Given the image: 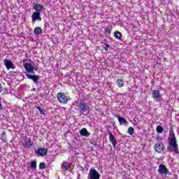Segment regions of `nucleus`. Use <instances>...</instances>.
<instances>
[{"mask_svg":"<svg viewBox=\"0 0 179 179\" xmlns=\"http://www.w3.org/2000/svg\"><path fill=\"white\" fill-rule=\"evenodd\" d=\"M80 134L82 136H90V134L89 131H87V129L86 128H83L80 131Z\"/></svg>","mask_w":179,"mask_h":179,"instance_id":"a211bd4d","label":"nucleus"},{"mask_svg":"<svg viewBox=\"0 0 179 179\" xmlns=\"http://www.w3.org/2000/svg\"><path fill=\"white\" fill-rule=\"evenodd\" d=\"M26 76L28 79L32 80L35 85H37V86H38V85H41V82L38 81V79H40V76L27 73Z\"/></svg>","mask_w":179,"mask_h":179,"instance_id":"20e7f679","label":"nucleus"},{"mask_svg":"<svg viewBox=\"0 0 179 179\" xmlns=\"http://www.w3.org/2000/svg\"><path fill=\"white\" fill-rule=\"evenodd\" d=\"M127 133H129V135H134V127H129Z\"/></svg>","mask_w":179,"mask_h":179,"instance_id":"cd10ccee","label":"nucleus"},{"mask_svg":"<svg viewBox=\"0 0 179 179\" xmlns=\"http://www.w3.org/2000/svg\"><path fill=\"white\" fill-rule=\"evenodd\" d=\"M0 13H1V8H0Z\"/></svg>","mask_w":179,"mask_h":179,"instance_id":"f704fd0d","label":"nucleus"},{"mask_svg":"<svg viewBox=\"0 0 179 179\" xmlns=\"http://www.w3.org/2000/svg\"><path fill=\"white\" fill-rule=\"evenodd\" d=\"M152 92V99H154L155 101H159L160 99H162V94H160V91L157 90H153Z\"/></svg>","mask_w":179,"mask_h":179,"instance_id":"9b49d317","label":"nucleus"},{"mask_svg":"<svg viewBox=\"0 0 179 179\" xmlns=\"http://www.w3.org/2000/svg\"><path fill=\"white\" fill-rule=\"evenodd\" d=\"M22 146L24 149H31V146H33V143L31 142V139L30 138H26L24 139L22 142Z\"/></svg>","mask_w":179,"mask_h":179,"instance_id":"0eeeda50","label":"nucleus"},{"mask_svg":"<svg viewBox=\"0 0 179 179\" xmlns=\"http://www.w3.org/2000/svg\"><path fill=\"white\" fill-rule=\"evenodd\" d=\"M109 135V141L111 142L113 148H115L117 145L118 144V142H117V139L115 138V136L113 134V133L110 131H108Z\"/></svg>","mask_w":179,"mask_h":179,"instance_id":"f8f14e48","label":"nucleus"},{"mask_svg":"<svg viewBox=\"0 0 179 179\" xmlns=\"http://www.w3.org/2000/svg\"><path fill=\"white\" fill-rule=\"evenodd\" d=\"M114 36H115V38H117L118 40H120L121 37H122V35L118 31H116L114 32Z\"/></svg>","mask_w":179,"mask_h":179,"instance_id":"4be33fe9","label":"nucleus"},{"mask_svg":"<svg viewBox=\"0 0 179 179\" xmlns=\"http://www.w3.org/2000/svg\"><path fill=\"white\" fill-rule=\"evenodd\" d=\"M71 163H66V162H63L62 164V167L64 169V171H66L69 169H71Z\"/></svg>","mask_w":179,"mask_h":179,"instance_id":"6ab92c4d","label":"nucleus"},{"mask_svg":"<svg viewBox=\"0 0 179 179\" xmlns=\"http://www.w3.org/2000/svg\"><path fill=\"white\" fill-rule=\"evenodd\" d=\"M36 108H37V110H38L40 114H41V115H45V110L41 108V107H40L38 105V106H35Z\"/></svg>","mask_w":179,"mask_h":179,"instance_id":"412c9836","label":"nucleus"},{"mask_svg":"<svg viewBox=\"0 0 179 179\" xmlns=\"http://www.w3.org/2000/svg\"><path fill=\"white\" fill-rule=\"evenodd\" d=\"M24 68L28 73H34V66L30 63L24 64Z\"/></svg>","mask_w":179,"mask_h":179,"instance_id":"9d476101","label":"nucleus"},{"mask_svg":"<svg viewBox=\"0 0 179 179\" xmlns=\"http://www.w3.org/2000/svg\"><path fill=\"white\" fill-rule=\"evenodd\" d=\"M0 139L6 143V133H5V131H3V133L1 134V138Z\"/></svg>","mask_w":179,"mask_h":179,"instance_id":"393cba45","label":"nucleus"},{"mask_svg":"<svg viewBox=\"0 0 179 179\" xmlns=\"http://www.w3.org/2000/svg\"><path fill=\"white\" fill-rule=\"evenodd\" d=\"M43 5L40 3H36L33 6L32 9L34 10H36V12H38L39 13H41V10H43Z\"/></svg>","mask_w":179,"mask_h":179,"instance_id":"dca6fc26","label":"nucleus"},{"mask_svg":"<svg viewBox=\"0 0 179 179\" xmlns=\"http://www.w3.org/2000/svg\"><path fill=\"white\" fill-rule=\"evenodd\" d=\"M36 153L38 156H46L47 153H48V150L47 148H39L36 151Z\"/></svg>","mask_w":179,"mask_h":179,"instance_id":"4468645a","label":"nucleus"},{"mask_svg":"<svg viewBox=\"0 0 179 179\" xmlns=\"http://www.w3.org/2000/svg\"><path fill=\"white\" fill-rule=\"evenodd\" d=\"M116 117L118 119L120 125H128V122L124 117L120 115H116Z\"/></svg>","mask_w":179,"mask_h":179,"instance_id":"f3484780","label":"nucleus"},{"mask_svg":"<svg viewBox=\"0 0 179 179\" xmlns=\"http://www.w3.org/2000/svg\"><path fill=\"white\" fill-rule=\"evenodd\" d=\"M101 175L96 169H91L88 174V179H100Z\"/></svg>","mask_w":179,"mask_h":179,"instance_id":"39448f33","label":"nucleus"},{"mask_svg":"<svg viewBox=\"0 0 179 179\" xmlns=\"http://www.w3.org/2000/svg\"><path fill=\"white\" fill-rule=\"evenodd\" d=\"M34 71H38V67H34Z\"/></svg>","mask_w":179,"mask_h":179,"instance_id":"473e14b6","label":"nucleus"},{"mask_svg":"<svg viewBox=\"0 0 179 179\" xmlns=\"http://www.w3.org/2000/svg\"><path fill=\"white\" fill-rule=\"evenodd\" d=\"M31 169H32L33 170H36L37 169V162L32 161L31 162Z\"/></svg>","mask_w":179,"mask_h":179,"instance_id":"5701e85b","label":"nucleus"},{"mask_svg":"<svg viewBox=\"0 0 179 179\" xmlns=\"http://www.w3.org/2000/svg\"><path fill=\"white\" fill-rule=\"evenodd\" d=\"M105 33H108V34H111V29L108 28V27H106Z\"/></svg>","mask_w":179,"mask_h":179,"instance_id":"c85d7f7f","label":"nucleus"},{"mask_svg":"<svg viewBox=\"0 0 179 179\" xmlns=\"http://www.w3.org/2000/svg\"><path fill=\"white\" fill-rule=\"evenodd\" d=\"M167 150L168 152H171V153L178 155V144H177V141H169Z\"/></svg>","mask_w":179,"mask_h":179,"instance_id":"f257e3e1","label":"nucleus"},{"mask_svg":"<svg viewBox=\"0 0 179 179\" xmlns=\"http://www.w3.org/2000/svg\"><path fill=\"white\" fill-rule=\"evenodd\" d=\"M3 90V88H2V84H0V93Z\"/></svg>","mask_w":179,"mask_h":179,"instance_id":"2f4dec72","label":"nucleus"},{"mask_svg":"<svg viewBox=\"0 0 179 179\" xmlns=\"http://www.w3.org/2000/svg\"><path fill=\"white\" fill-rule=\"evenodd\" d=\"M117 85L119 87H122L124 86V80L122 79H118L117 80Z\"/></svg>","mask_w":179,"mask_h":179,"instance_id":"b1692460","label":"nucleus"},{"mask_svg":"<svg viewBox=\"0 0 179 179\" xmlns=\"http://www.w3.org/2000/svg\"><path fill=\"white\" fill-rule=\"evenodd\" d=\"M165 149L164 143H157L154 145V150L157 152V153H163Z\"/></svg>","mask_w":179,"mask_h":179,"instance_id":"423d86ee","label":"nucleus"},{"mask_svg":"<svg viewBox=\"0 0 179 179\" xmlns=\"http://www.w3.org/2000/svg\"><path fill=\"white\" fill-rule=\"evenodd\" d=\"M108 48H110V45L108 43H105V48L104 50L106 51H108Z\"/></svg>","mask_w":179,"mask_h":179,"instance_id":"c756f323","label":"nucleus"},{"mask_svg":"<svg viewBox=\"0 0 179 179\" xmlns=\"http://www.w3.org/2000/svg\"><path fill=\"white\" fill-rule=\"evenodd\" d=\"M41 31H43V30L40 27H36L34 30V34H36V36H38V34H41Z\"/></svg>","mask_w":179,"mask_h":179,"instance_id":"aec40b11","label":"nucleus"},{"mask_svg":"<svg viewBox=\"0 0 179 179\" xmlns=\"http://www.w3.org/2000/svg\"><path fill=\"white\" fill-rule=\"evenodd\" d=\"M158 173L159 174H161V176L169 174V169L164 164H160L159 166L158 169Z\"/></svg>","mask_w":179,"mask_h":179,"instance_id":"6e6552de","label":"nucleus"},{"mask_svg":"<svg viewBox=\"0 0 179 179\" xmlns=\"http://www.w3.org/2000/svg\"><path fill=\"white\" fill-rule=\"evenodd\" d=\"M3 61H4V65L6 69H8V71H9V69H15V64H13L12 61L6 59H5Z\"/></svg>","mask_w":179,"mask_h":179,"instance_id":"ddd939ff","label":"nucleus"},{"mask_svg":"<svg viewBox=\"0 0 179 179\" xmlns=\"http://www.w3.org/2000/svg\"><path fill=\"white\" fill-rule=\"evenodd\" d=\"M41 13L39 12H34L31 15L32 22L34 23L35 22H41Z\"/></svg>","mask_w":179,"mask_h":179,"instance_id":"1a4fd4ad","label":"nucleus"},{"mask_svg":"<svg viewBox=\"0 0 179 179\" xmlns=\"http://www.w3.org/2000/svg\"><path fill=\"white\" fill-rule=\"evenodd\" d=\"M169 142H177V138H176V134L173 131V129L169 130Z\"/></svg>","mask_w":179,"mask_h":179,"instance_id":"2eb2a0df","label":"nucleus"},{"mask_svg":"<svg viewBox=\"0 0 179 179\" xmlns=\"http://www.w3.org/2000/svg\"><path fill=\"white\" fill-rule=\"evenodd\" d=\"M156 131H157V134H162L163 131H164L163 127H162L160 125L157 126L156 128Z\"/></svg>","mask_w":179,"mask_h":179,"instance_id":"a878e982","label":"nucleus"},{"mask_svg":"<svg viewBox=\"0 0 179 179\" xmlns=\"http://www.w3.org/2000/svg\"><path fill=\"white\" fill-rule=\"evenodd\" d=\"M31 92H36V88H32Z\"/></svg>","mask_w":179,"mask_h":179,"instance_id":"72a5a7b5","label":"nucleus"},{"mask_svg":"<svg viewBox=\"0 0 179 179\" xmlns=\"http://www.w3.org/2000/svg\"><path fill=\"white\" fill-rule=\"evenodd\" d=\"M57 98L59 103H62L63 104H66L68 101L71 100V99L68 98V96H66L64 92H59L57 95Z\"/></svg>","mask_w":179,"mask_h":179,"instance_id":"7ed1b4c3","label":"nucleus"},{"mask_svg":"<svg viewBox=\"0 0 179 179\" xmlns=\"http://www.w3.org/2000/svg\"><path fill=\"white\" fill-rule=\"evenodd\" d=\"M46 166H45V162H41L39 164V169L40 170H44L45 169Z\"/></svg>","mask_w":179,"mask_h":179,"instance_id":"bb28decb","label":"nucleus"},{"mask_svg":"<svg viewBox=\"0 0 179 179\" xmlns=\"http://www.w3.org/2000/svg\"><path fill=\"white\" fill-rule=\"evenodd\" d=\"M1 100H2V99L0 96V111H2V110H3L2 108V101Z\"/></svg>","mask_w":179,"mask_h":179,"instance_id":"7c9ffc66","label":"nucleus"},{"mask_svg":"<svg viewBox=\"0 0 179 179\" xmlns=\"http://www.w3.org/2000/svg\"><path fill=\"white\" fill-rule=\"evenodd\" d=\"M78 110L81 113H87V114H89V113L92 111V109H90L89 105H87V103H85L83 101H80L78 103Z\"/></svg>","mask_w":179,"mask_h":179,"instance_id":"f03ea898","label":"nucleus"}]
</instances>
